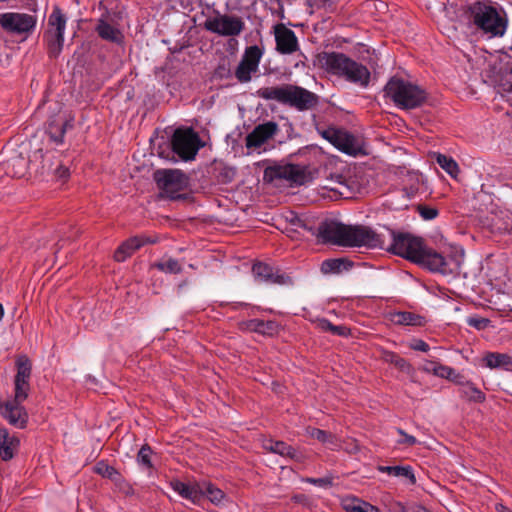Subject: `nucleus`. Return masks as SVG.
Returning a JSON list of instances; mask_svg holds the SVG:
<instances>
[{"label": "nucleus", "mask_w": 512, "mask_h": 512, "mask_svg": "<svg viewBox=\"0 0 512 512\" xmlns=\"http://www.w3.org/2000/svg\"><path fill=\"white\" fill-rule=\"evenodd\" d=\"M392 243L387 250L395 255L444 275L457 273L463 255L445 257L424 245L423 240L409 233L391 231Z\"/></svg>", "instance_id": "obj_1"}, {"label": "nucleus", "mask_w": 512, "mask_h": 512, "mask_svg": "<svg viewBox=\"0 0 512 512\" xmlns=\"http://www.w3.org/2000/svg\"><path fill=\"white\" fill-rule=\"evenodd\" d=\"M318 238L323 243L343 247L384 248V240L367 226H351L336 221H324L318 227Z\"/></svg>", "instance_id": "obj_2"}, {"label": "nucleus", "mask_w": 512, "mask_h": 512, "mask_svg": "<svg viewBox=\"0 0 512 512\" xmlns=\"http://www.w3.org/2000/svg\"><path fill=\"white\" fill-rule=\"evenodd\" d=\"M256 95L267 101H276L297 109L307 111L315 108L319 103V96L301 86L283 84L280 86L262 87L256 91Z\"/></svg>", "instance_id": "obj_3"}, {"label": "nucleus", "mask_w": 512, "mask_h": 512, "mask_svg": "<svg viewBox=\"0 0 512 512\" xmlns=\"http://www.w3.org/2000/svg\"><path fill=\"white\" fill-rule=\"evenodd\" d=\"M319 63L329 73L343 76L349 82L363 87H366L369 83L370 72L367 67L343 53L324 52L319 55Z\"/></svg>", "instance_id": "obj_4"}, {"label": "nucleus", "mask_w": 512, "mask_h": 512, "mask_svg": "<svg viewBox=\"0 0 512 512\" xmlns=\"http://www.w3.org/2000/svg\"><path fill=\"white\" fill-rule=\"evenodd\" d=\"M473 24L485 34L503 36L507 29V18L498 4L488 0L476 1L469 8Z\"/></svg>", "instance_id": "obj_5"}, {"label": "nucleus", "mask_w": 512, "mask_h": 512, "mask_svg": "<svg viewBox=\"0 0 512 512\" xmlns=\"http://www.w3.org/2000/svg\"><path fill=\"white\" fill-rule=\"evenodd\" d=\"M384 92L397 107L404 110L418 108L427 100V92L422 87L397 77L387 82Z\"/></svg>", "instance_id": "obj_6"}, {"label": "nucleus", "mask_w": 512, "mask_h": 512, "mask_svg": "<svg viewBox=\"0 0 512 512\" xmlns=\"http://www.w3.org/2000/svg\"><path fill=\"white\" fill-rule=\"evenodd\" d=\"M172 489L182 498L193 503H199L207 497L213 504L219 505L225 498V493L212 485L211 482H169Z\"/></svg>", "instance_id": "obj_7"}, {"label": "nucleus", "mask_w": 512, "mask_h": 512, "mask_svg": "<svg viewBox=\"0 0 512 512\" xmlns=\"http://www.w3.org/2000/svg\"><path fill=\"white\" fill-rule=\"evenodd\" d=\"M153 178L165 197L172 200L185 198L180 192L187 188L188 177L181 170L158 169L154 172Z\"/></svg>", "instance_id": "obj_8"}, {"label": "nucleus", "mask_w": 512, "mask_h": 512, "mask_svg": "<svg viewBox=\"0 0 512 512\" xmlns=\"http://www.w3.org/2000/svg\"><path fill=\"white\" fill-rule=\"evenodd\" d=\"M66 17L56 6L48 18V29L44 34L50 58H57L63 48Z\"/></svg>", "instance_id": "obj_9"}, {"label": "nucleus", "mask_w": 512, "mask_h": 512, "mask_svg": "<svg viewBox=\"0 0 512 512\" xmlns=\"http://www.w3.org/2000/svg\"><path fill=\"white\" fill-rule=\"evenodd\" d=\"M172 150L181 159L189 161L195 158L201 148L200 137L192 128H178L171 139Z\"/></svg>", "instance_id": "obj_10"}, {"label": "nucleus", "mask_w": 512, "mask_h": 512, "mask_svg": "<svg viewBox=\"0 0 512 512\" xmlns=\"http://www.w3.org/2000/svg\"><path fill=\"white\" fill-rule=\"evenodd\" d=\"M204 28L220 36H238L245 29V23L238 16L218 14L208 18L204 22Z\"/></svg>", "instance_id": "obj_11"}, {"label": "nucleus", "mask_w": 512, "mask_h": 512, "mask_svg": "<svg viewBox=\"0 0 512 512\" xmlns=\"http://www.w3.org/2000/svg\"><path fill=\"white\" fill-rule=\"evenodd\" d=\"M318 132L324 139L346 154L357 155L361 151L358 140L343 129L328 127L322 130L318 129Z\"/></svg>", "instance_id": "obj_12"}, {"label": "nucleus", "mask_w": 512, "mask_h": 512, "mask_svg": "<svg viewBox=\"0 0 512 512\" xmlns=\"http://www.w3.org/2000/svg\"><path fill=\"white\" fill-rule=\"evenodd\" d=\"M0 25L6 32L23 34L34 29L36 18L26 13L7 12L0 14Z\"/></svg>", "instance_id": "obj_13"}, {"label": "nucleus", "mask_w": 512, "mask_h": 512, "mask_svg": "<svg viewBox=\"0 0 512 512\" xmlns=\"http://www.w3.org/2000/svg\"><path fill=\"white\" fill-rule=\"evenodd\" d=\"M264 179L272 182L276 179H285L296 184H303L306 180L304 168L296 164L267 167L264 170Z\"/></svg>", "instance_id": "obj_14"}, {"label": "nucleus", "mask_w": 512, "mask_h": 512, "mask_svg": "<svg viewBox=\"0 0 512 512\" xmlns=\"http://www.w3.org/2000/svg\"><path fill=\"white\" fill-rule=\"evenodd\" d=\"M261 57L262 51L257 45L246 48L235 71V76L239 82L246 83L251 80V74L257 71Z\"/></svg>", "instance_id": "obj_15"}, {"label": "nucleus", "mask_w": 512, "mask_h": 512, "mask_svg": "<svg viewBox=\"0 0 512 512\" xmlns=\"http://www.w3.org/2000/svg\"><path fill=\"white\" fill-rule=\"evenodd\" d=\"M276 51L283 55H291L299 50L298 38L295 32L283 23L273 26Z\"/></svg>", "instance_id": "obj_16"}, {"label": "nucleus", "mask_w": 512, "mask_h": 512, "mask_svg": "<svg viewBox=\"0 0 512 512\" xmlns=\"http://www.w3.org/2000/svg\"><path fill=\"white\" fill-rule=\"evenodd\" d=\"M279 127L276 122L268 121L257 125L245 139L248 149L260 148L269 139L273 138L278 132Z\"/></svg>", "instance_id": "obj_17"}, {"label": "nucleus", "mask_w": 512, "mask_h": 512, "mask_svg": "<svg viewBox=\"0 0 512 512\" xmlns=\"http://www.w3.org/2000/svg\"><path fill=\"white\" fill-rule=\"evenodd\" d=\"M252 272L258 281L278 284V285H290L292 279L285 273H281L279 269H275L265 263H255L252 267Z\"/></svg>", "instance_id": "obj_18"}, {"label": "nucleus", "mask_w": 512, "mask_h": 512, "mask_svg": "<svg viewBox=\"0 0 512 512\" xmlns=\"http://www.w3.org/2000/svg\"><path fill=\"white\" fill-rule=\"evenodd\" d=\"M1 415L11 424L12 426L23 429L26 427L28 421V414L24 407L20 403L15 401H7L0 404Z\"/></svg>", "instance_id": "obj_19"}, {"label": "nucleus", "mask_w": 512, "mask_h": 512, "mask_svg": "<svg viewBox=\"0 0 512 512\" xmlns=\"http://www.w3.org/2000/svg\"><path fill=\"white\" fill-rule=\"evenodd\" d=\"M157 238H152L145 235L133 236L124 241L115 251L114 259L117 262H123L130 257L136 250L140 249L145 244H154Z\"/></svg>", "instance_id": "obj_20"}, {"label": "nucleus", "mask_w": 512, "mask_h": 512, "mask_svg": "<svg viewBox=\"0 0 512 512\" xmlns=\"http://www.w3.org/2000/svg\"><path fill=\"white\" fill-rule=\"evenodd\" d=\"M74 117L71 115H58L49 120L47 134L56 144H62L65 132L73 128Z\"/></svg>", "instance_id": "obj_21"}, {"label": "nucleus", "mask_w": 512, "mask_h": 512, "mask_svg": "<svg viewBox=\"0 0 512 512\" xmlns=\"http://www.w3.org/2000/svg\"><path fill=\"white\" fill-rule=\"evenodd\" d=\"M19 444L20 441L16 436L10 435L6 428H0V457L2 460L12 459Z\"/></svg>", "instance_id": "obj_22"}, {"label": "nucleus", "mask_w": 512, "mask_h": 512, "mask_svg": "<svg viewBox=\"0 0 512 512\" xmlns=\"http://www.w3.org/2000/svg\"><path fill=\"white\" fill-rule=\"evenodd\" d=\"M262 447L270 453H274L285 458L295 459L298 457L296 449L283 441L265 438L262 441Z\"/></svg>", "instance_id": "obj_23"}, {"label": "nucleus", "mask_w": 512, "mask_h": 512, "mask_svg": "<svg viewBox=\"0 0 512 512\" xmlns=\"http://www.w3.org/2000/svg\"><path fill=\"white\" fill-rule=\"evenodd\" d=\"M483 361L490 369L503 368L512 371V357L508 354L490 352L484 356Z\"/></svg>", "instance_id": "obj_24"}, {"label": "nucleus", "mask_w": 512, "mask_h": 512, "mask_svg": "<svg viewBox=\"0 0 512 512\" xmlns=\"http://www.w3.org/2000/svg\"><path fill=\"white\" fill-rule=\"evenodd\" d=\"M421 369L426 373H432L435 376L451 380H454L457 376L453 368L442 365L436 361L425 360Z\"/></svg>", "instance_id": "obj_25"}, {"label": "nucleus", "mask_w": 512, "mask_h": 512, "mask_svg": "<svg viewBox=\"0 0 512 512\" xmlns=\"http://www.w3.org/2000/svg\"><path fill=\"white\" fill-rule=\"evenodd\" d=\"M96 31L98 35L104 40L114 43H121L123 40V34L121 31L103 19H99L96 26Z\"/></svg>", "instance_id": "obj_26"}, {"label": "nucleus", "mask_w": 512, "mask_h": 512, "mask_svg": "<svg viewBox=\"0 0 512 512\" xmlns=\"http://www.w3.org/2000/svg\"><path fill=\"white\" fill-rule=\"evenodd\" d=\"M390 319L396 325L423 326L425 324L423 316L406 311L393 313Z\"/></svg>", "instance_id": "obj_27"}, {"label": "nucleus", "mask_w": 512, "mask_h": 512, "mask_svg": "<svg viewBox=\"0 0 512 512\" xmlns=\"http://www.w3.org/2000/svg\"><path fill=\"white\" fill-rule=\"evenodd\" d=\"M352 265L353 263L345 258L328 259L322 263L321 271L324 274H339L343 271L349 270Z\"/></svg>", "instance_id": "obj_28"}, {"label": "nucleus", "mask_w": 512, "mask_h": 512, "mask_svg": "<svg viewBox=\"0 0 512 512\" xmlns=\"http://www.w3.org/2000/svg\"><path fill=\"white\" fill-rule=\"evenodd\" d=\"M459 393L462 398L470 402L482 403L486 399L485 394L472 382L461 383Z\"/></svg>", "instance_id": "obj_29"}, {"label": "nucleus", "mask_w": 512, "mask_h": 512, "mask_svg": "<svg viewBox=\"0 0 512 512\" xmlns=\"http://www.w3.org/2000/svg\"><path fill=\"white\" fill-rule=\"evenodd\" d=\"M377 469L380 472L386 473L389 477L395 478H405L407 480H415L416 475L413 471V468L409 465L407 466H381L379 465Z\"/></svg>", "instance_id": "obj_30"}, {"label": "nucleus", "mask_w": 512, "mask_h": 512, "mask_svg": "<svg viewBox=\"0 0 512 512\" xmlns=\"http://www.w3.org/2000/svg\"><path fill=\"white\" fill-rule=\"evenodd\" d=\"M343 508L346 512H380L377 507L356 497L346 498L343 501Z\"/></svg>", "instance_id": "obj_31"}, {"label": "nucleus", "mask_w": 512, "mask_h": 512, "mask_svg": "<svg viewBox=\"0 0 512 512\" xmlns=\"http://www.w3.org/2000/svg\"><path fill=\"white\" fill-rule=\"evenodd\" d=\"M42 173H53L58 179L65 181L69 177V169L62 164L54 165L52 157L46 155L43 157Z\"/></svg>", "instance_id": "obj_32"}, {"label": "nucleus", "mask_w": 512, "mask_h": 512, "mask_svg": "<svg viewBox=\"0 0 512 512\" xmlns=\"http://www.w3.org/2000/svg\"><path fill=\"white\" fill-rule=\"evenodd\" d=\"M436 162L438 165L445 170L451 177L456 178L460 169L457 162L446 155L437 153L436 154Z\"/></svg>", "instance_id": "obj_33"}, {"label": "nucleus", "mask_w": 512, "mask_h": 512, "mask_svg": "<svg viewBox=\"0 0 512 512\" xmlns=\"http://www.w3.org/2000/svg\"><path fill=\"white\" fill-rule=\"evenodd\" d=\"M155 458L156 455L153 453L151 447L147 444L143 445L137 454L138 464L148 470L154 467Z\"/></svg>", "instance_id": "obj_34"}, {"label": "nucleus", "mask_w": 512, "mask_h": 512, "mask_svg": "<svg viewBox=\"0 0 512 512\" xmlns=\"http://www.w3.org/2000/svg\"><path fill=\"white\" fill-rule=\"evenodd\" d=\"M382 358L385 362L393 364L402 372L408 373L411 370V365L404 358L400 357L394 352L384 351Z\"/></svg>", "instance_id": "obj_35"}, {"label": "nucleus", "mask_w": 512, "mask_h": 512, "mask_svg": "<svg viewBox=\"0 0 512 512\" xmlns=\"http://www.w3.org/2000/svg\"><path fill=\"white\" fill-rule=\"evenodd\" d=\"M153 266L165 273L178 274L182 271L181 264L173 258L163 259Z\"/></svg>", "instance_id": "obj_36"}, {"label": "nucleus", "mask_w": 512, "mask_h": 512, "mask_svg": "<svg viewBox=\"0 0 512 512\" xmlns=\"http://www.w3.org/2000/svg\"><path fill=\"white\" fill-rule=\"evenodd\" d=\"M492 230L499 233H506L512 231V218L508 215L504 217L496 216L492 220Z\"/></svg>", "instance_id": "obj_37"}, {"label": "nucleus", "mask_w": 512, "mask_h": 512, "mask_svg": "<svg viewBox=\"0 0 512 512\" xmlns=\"http://www.w3.org/2000/svg\"><path fill=\"white\" fill-rule=\"evenodd\" d=\"M93 470L100 477L107 478L110 480H113L118 475L117 470L113 466L108 465L104 461L96 463L95 466L93 467Z\"/></svg>", "instance_id": "obj_38"}, {"label": "nucleus", "mask_w": 512, "mask_h": 512, "mask_svg": "<svg viewBox=\"0 0 512 512\" xmlns=\"http://www.w3.org/2000/svg\"><path fill=\"white\" fill-rule=\"evenodd\" d=\"M279 330L280 325L276 321H264L259 319L257 333L262 334L264 336H274L279 332Z\"/></svg>", "instance_id": "obj_39"}, {"label": "nucleus", "mask_w": 512, "mask_h": 512, "mask_svg": "<svg viewBox=\"0 0 512 512\" xmlns=\"http://www.w3.org/2000/svg\"><path fill=\"white\" fill-rule=\"evenodd\" d=\"M17 374L15 381L25 383L28 382L31 375V365L27 359L18 361Z\"/></svg>", "instance_id": "obj_40"}, {"label": "nucleus", "mask_w": 512, "mask_h": 512, "mask_svg": "<svg viewBox=\"0 0 512 512\" xmlns=\"http://www.w3.org/2000/svg\"><path fill=\"white\" fill-rule=\"evenodd\" d=\"M318 326L323 331H329L334 335L344 336L347 334V328L345 326H336L333 325L330 321L327 319H321L318 321Z\"/></svg>", "instance_id": "obj_41"}, {"label": "nucleus", "mask_w": 512, "mask_h": 512, "mask_svg": "<svg viewBox=\"0 0 512 512\" xmlns=\"http://www.w3.org/2000/svg\"><path fill=\"white\" fill-rule=\"evenodd\" d=\"M236 176V169L229 167V166H223L220 168L219 173L217 175L218 181L224 184L230 183L234 180Z\"/></svg>", "instance_id": "obj_42"}, {"label": "nucleus", "mask_w": 512, "mask_h": 512, "mask_svg": "<svg viewBox=\"0 0 512 512\" xmlns=\"http://www.w3.org/2000/svg\"><path fill=\"white\" fill-rule=\"evenodd\" d=\"M29 383L15 381V398L13 401L22 403L28 397Z\"/></svg>", "instance_id": "obj_43"}, {"label": "nucleus", "mask_w": 512, "mask_h": 512, "mask_svg": "<svg viewBox=\"0 0 512 512\" xmlns=\"http://www.w3.org/2000/svg\"><path fill=\"white\" fill-rule=\"evenodd\" d=\"M306 432L307 435H309L311 438L316 439L323 444L327 440L329 434V432L314 427H308L306 429Z\"/></svg>", "instance_id": "obj_44"}, {"label": "nucleus", "mask_w": 512, "mask_h": 512, "mask_svg": "<svg viewBox=\"0 0 512 512\" xmlns=\"http://www.w3.org/2000/svg\"><path fill=\"white\" fill-rule=\"evenodd\" d=\"M417 209L420 216L425 220H432L438 215L437 209L432 207L419 205Z\"/></svg>", "instance_id": "obj_45"}, {"label": "nucleus", "mask_w": 512, "mask_h": 512, "mask_svg": "<svg viewBox=\"0 0 512 512\" xmlns=\"http://www.w3.org/2000/svg\"><path fill=\"white\" fill-rule=\"evenodd\" d=\"M259 319H251L239 323V329L242 331L256 332L258 330Z\"/></svg>", "instance_id": "obj_46"}, {"label": "nucleus", "mask_w": 512, "mask_h": 512, "mask_svg": "<svg viewBox=\"0 0 512 512\" xmlns=\"http://www.w3.org/2000/svg\"><path fill=\"white\" fill-rule=\"evenodd\" d=\"M410 348L413 349V350L422 351V352L429 351V345L425 341H423L421 339H414L410 343Z\"/></svg>", "instance_id": "obj_47"}, {"label": "nucleus", "mask_w": 512, "mask_h": 512, "mask_svg": "<svg viewBox=\"0 0 512 512\" xmlns=\"http://www.w3.org/2000/svg\"><path fill=\"white\" fill-rule=\"evenodd\" d=\"M398 433L403 436V439L399 440L400 444H406L408 446H413L417 443V440L414 436L408 435L404 430L398 429Z\"/></svg>", "instance_id": "obj_48"}, {"label": "nucleus", "mask_w": 512, "mask_h": 512, "mask_svg": "<svg viewBox=\"0 0 512 512\" xmlns=\"http://www.w3.org/2000/svg\"><path fill=\"white\" fill-rule=\"evenodd\" d=\"M469 325L477 328V329H483L487 326L488 320L484 318L476 319V318H469L468 319Z\"/></svg>", "instance_id": "obj_49"}, {"label": "nucleus", "mask_w": 512, "mask_h": 512, "mask_svg": "<svg viewBox=\"0 0 512 512\" xmlns=\"http://www.w3.org/2000/svg\"><path fill=\"white\" fill-rule=\"evenodd\" d=\"M324 444H326L331 449L340 448V444L337 437L331 433L328 434L327 440L325 441Z\"/></svg>", "instance_id": "obj_50"}, {"label": "nucleus", "mask_w": 512, "mask_h": 512, "mask_svg": "<svg viewBox=\"0 0 512 512\" xmlns=\"http://www.w3.org/2000/svg\"><path fill=\"white\" fill-rule=\"evenodd\" d=\"M502 86L505 91L512 92V69L506 74Z\"/></svg>", "instance_id": "obj_51"}, {"label": "nucleus", "mask_w": 512, "mask_h": 512, "mask_svg": "<svg viewBox=\"0 0 512 512\" xmlns=\"http://www.w3.org/2000/svg\"><path fill=\"white\" fill-rule=\"evenodd\" d=\"M116 487L123 491L124 494L129 495L132 493L130 482H116Z\"/></svg>", "instance_id": "obj_52"}, {"label": "nucleus", "mask_w": 512, "mask_h": 512, "mask_svg": "<svg viewBox=\"0 0 512 512\" xmlns=\"http://www.w3.org/2000/svg\"><path fill=\"white\" fill-rule=\"evenodd\" d=\"M412 512H432L428 508L422 506V505H414L411 507Z\"/></svg>", "instance_id": "obj_53"}, {"label": "nucleus", "mask_w": 512, "mask_h": 512, "mask_svg": "<svg viewBox=\"0 0 512 512\" xmlns=\"http://www.w3.org/2000/svg\"><path fill=\"white\" fill-rule=\"evenodd\" d=\"M495 510L497 512H512L511 509H509L508 507H506L505 505H503L501 503L496 504Z\"/></svg>", "instance_id": "obj_54"}, {"label": "nucleus", "mask_w": 512, "mask_h": 512, "mask_svg": "<svg viewBox=\"0 0 512 512\" xmlns=\"http://www.w3.org/2000/svg\"><path fill=\"white\" fill-rule=\"evenodd\" d=\"M314 484H317V482H313ZM318 484L320 486H323V487H328L332 484V482H327V481H324V482H318Z\"/></svg>", "instance_id": "obj_55"}, {"label": "nucleus", "mask_w": 512, "mask_h": 512, "mask_svg": "<svg viewBox=\"0 0 512 512\" xmlns=\"http://www.w3.org/2000/svg\"><path fill=\"white\" fill-rule=\"evenodd\" d=\"M3 315H4V310H3L2 305L0 304V320L2 319Z\"/></svg>", "instance_id": "obj_56"}, {"label": "nucleus", "mask_w": 512, "mask_h": 512, "mask_svg": "<svg viewBox=\"0 0 512 512\" xmlns=\"http://www.w3.org/2000/svg\"><path fill=\"white\" fill-rule=\"evenodd\" d=\"M279 16H280L281 19L284 18V11H283V7L282 6H281V11L279 13Z\"/></svg>", "instance_id": "obj_57"}, {"label": "nucleus", "mask_w": 512, "mask_h": 512, "mask_svg": "<svg viewBox=\"0 0 512 512\" xmlns=\"http://www.w3.org/2000/svg\"><path fill=\"white\" fill-rule=\"evenodd\" d=\"M304 480L310 481V480H316V479H315V478L307 477V478H305Z\"/></svg>", "instance_id": "obj_58"}]
</instances>
